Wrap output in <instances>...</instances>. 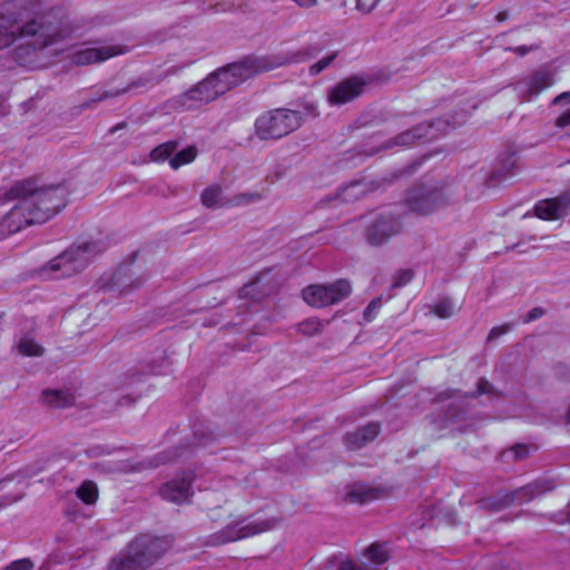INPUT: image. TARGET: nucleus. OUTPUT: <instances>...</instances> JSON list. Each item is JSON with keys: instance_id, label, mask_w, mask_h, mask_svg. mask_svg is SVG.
<instances>
[{"instance_id": "nucleus-58", "label": "nucleus", "mask_w": 570, "mask_h": 570, "mask_svg": "<svg viewBox=\"0 0 570 570\" xmlns=\"http://www.w3.org/2000/svg\"><path fill=\"white\" fill-rule=\"evenodd\" d=\"M261 198L259 194H240L237 196V199L246 200L247 203L254 202Z\"/></svg>"}, {"instance_id": "nucleus-56", "label": "nucleus", "mask_w": 570, "mask_h": 570, "mask_svg": "<svg viewBox=\"0 0 570 570\" xmlns=\"http://www.w3.org/2000/svg\"><path fill=\"white\" fill-rule=\"evenodd\" d=\"M569 102H570V91L561 92L552 100V105L569 104Z\"/></svg>"}, {"instance_id": "nucleus-45", "label": "nucleus", "mask_w": 570, "mask_h": 570, "mask_svg": "<svg viewBox=\"0 0 570 570\" xmlns=\"http://www.w3.org/2000/svg\"><path fill=\"white\" fill-rule=\"evenodd\" d=\"M23 497H24L23 492L1 495L0 497V510L20 501Z\"/></svg>"}, {"instance_id": "nucleus-42", "label": "nucleus", "mask_w": 570, "mask_h": 570, "mask_svg": "<svg viewBox=\"0 0 570 570\" xmlns=\"http://www.w3.org/2000/svg\"><path fill=\"white\" fill-rule=\"evenodd\" d=\"M382 306V299L381 298H374L370 302V304L366 306V308L363 312V318L366 322H371L374 320L377 311Z\"/></svg>"}, {"instance_id": "nucleus-20", "label": "nucleus", "mask_w": 570, "mask_h": 570, "mask_svg": "<svg viewBox=\"0 0 570 570\" xmlns=\"http://www.w3.org/2000/svg\"><path fill=\"white\" fill-rule=\"evenodd\" d=\"M466 414L468 411L461 403H451L441 416L431 421L432 429L434 431L451 429L452 431L463 432L461 426L455 425L463 421Z\"/></svg>"}, {"instance_id": "nucleus-64", "label": "nucleus", "mask_w": 570, "mask_h": 570, "mask_svg": "<svg viewBox=\"0 0 570 570\" xmlns=\"http://www.w3.org/2000/svg\"><path fill=\"white\" fill-rule=\"evenodd\" d=\"M453 393H454V392H442V393H440V394H439V397H440L441 400H446V399L452 397V396H453Z\"/></svg>"}, {"instance_id": "nucleus-35", "label": "nucleus", "mask_w": 570, "mask_h": 570, "mask_svg": "<svg viewBox=\"0 0 570 570\" xmlns=\"http://www.w3.org/2000/svg\"><path fill=\"white\" fill-rule=\"evenodd\" d=\"M18 351L24 356H40L43 354V348L33 340L28 337L20 340Z\"/></svg>"}, {"instance_id": "nucleus-53", "label": "nucleus", "mask_w": 570, "mask_h": 570, "mask_svg": "<svg viewBox=\"0 0 570 570\" xmlns=\"http://www.w3.org/2000/svg\"><path fill=\"white\" fill-rule=\"evenodd\" d=\"M336 570H370L367 566H358L351 560H341Z\"/></svg>"}, {"instance_id": "nucleus-38", "label": "nucleus", "mask_w": 570, "mask_h": 570, "mask_svg": "<svg viewBox=\"0 0 570 570\" xmlns=\"http://www.w3.org/2000/svg\"><path fill=\"white\" fill-rule=\"evenodd\" d=\"M323 322L318 318H307L298 324V331L306 336H313L323 328Z\"/></svg>"}, {"instance_id": "nucleus-43", "label": "nucleus", "mask_w": 570, "mask_h": 570, "mask_svg": "<svg viewBox=\"0 0 570 570\" xmlns=\"http://www.w3.org/2000/svg\"><path fill=\"white\" fill-rule=\"evenodd\" d=\"M32 569H33L32 561L30 559L26 558V559H20V560L11 562L2 570H32Z\"/></svg>"}, {"instance_id": "nucleus-36", "label": "nucleus", "mask_w": 570, "mask_h": 570, "mask_svg": "<svg viewBox=\"0 0 570 570\" xmlns=\"http://www.w3.org/2000/svg\"><path fill=\"white\" fill-rule=\"evenodd\" d=\"M222 195V188L219 186H209L202 193V203L205 207H215Z\"/></svg>"}, {"instance_id": "nucleus-24", "label": "nucleus", "mask_w": 570, "mask_h": 570, "mask_svg": "<svg viewBox=\"0 0 570 570\" xmlns=\"http://www.w3.org/2000/svg\"><path fill=\"white\" fill-rule=\"evenodd\" d=\"M373 189L372 183L365 180H355L352 181L340 190H337L334 195L328 196V200H337L341 203H353L362 197H364L367 193Z\"/></svg>"}, {"instance_id": "nucleus-16", "label": "nucleus", "mask_w": 570, "mask_h": 570, "mask_svg": "<svg viewBox=\"0 0 570 570\" xmlns=\"http://www.w3.org/2000/svg\"><path fill=\"white\" fill-rule=\"evenodd\" d=\"M193 473L184 472L183 475L178 479H173L165 483L159 492L160 495L170 502L181 504L188 502L191 497V482H193Z\"/></svg>"}, {"instance_id": "nucleus-13", "label": "nucleus", "mask_w": 570, "mask_h": 570, "mask_svg": "<svg viewBox=\"0 0 570 570\" xmlns=\"http://www.w3.org/2000/svg\"><path fill=\"white\" fill-rule=\"evenodd\" d=\"M554 83V73L549 68L534 70L528 77H524L515 85V90L524 100H532L543 90Z\"/></svg>"}, {"instance_id": "nucleus-32", "label": "nucleus", "mask_w": 570, "mask_h": 570, "mask_svg": "<svg viewBox=\"0 0 570 570\" xmlns=\"http://www.w3.org/2000/svg\"><path fill=\"white\" fill-rule=\"evenodd\" d=\"M198 150L195 146H188L187 148L175 153L169 159V165L173 169H178L183 165L190 164L197 157Z\"/></svg>"}, {"instance_id": "nucleus-47", "label": "nucleus", "mask_w": 570, "mask_h": 570, "mask_svg": "<svg viewBox=\"0 0 570 570\" xmlns=\"http://www.w3.org/2000/svg\"><path fill=\"white\" fill-rule=\"evenodd\" d=\"M380 0H356V9L363 13H370Z\"/></svg>"}, {"instance_id": "nucleus-55", "label": "nucleus", "mask_w": 570, "mask_h": 570, "mask_svg": "<svg viewBox=\"0 0 570 570\" xmlns=\"http://www.w3.org/2000/svg\"><path fill=\"white\" fill-rule=\"evenodd\" d=\"M257 285H258V281L243 286V288L240 289V296L242 297H252L253 299H256L257 297L254 296V291L257 287Z\"/></svg>"}, {"instance_id": "nucleus-48", "label": "nucleus", "mask_w": 570, "mask_h": 570, "mask_svg": "<svg viewBox=\"0 0 570 570\" xmlns=\"http://www.w3.org/2000/svg\"><path fill=\"white\" fill-rule=\"evenodd\" d=\"M511 330L509 324L493 327L488 335V341H493L507 334Z\"/></svg>"}, {"instance_id": "nucleus-12", "label": "nucleus", "mask_w": 570, "mask_h": 570, "mask_svg": "<svg viewBox=\"0 0 570 570\" xmlns=\"http://www.w3.org/2000/svg\"><path fill=\"white\" fill-rule=\"evenodd\" d=\"M351 292L350 282L342 278L331 284L309 285L302 291V296L313 307H325L348 297Z\"/></svg>"}, {"instance_id": "nucleus-30", "label": "nucleus", "mask_w": 570, "mask_h": 570, "mask_svg": "<svg viewBox=\"0 0 570 570\" xmlns=\"http://www.w3.org/2000/svg\"><path fill=\"white\" fill-rule=\"evenodd\" d=\"M171 362L165 350L157 351L151 358L148 361V370L146 373L149 374H164L169 368Z\"/></svg>"}, {"instance_id": "nucleus-4", "label": "nucleus", "mask_w": 570, "mask_h": 570, "mask_svg": "<svg viewBox=\"0 0 570 570\" xmlns=\"http://www.w3.org/2000/svg\"><path fill=\"white\" fill-rule=\"evenodd\" d=\"M302 125L298 110L277 108L261 115L255 121V131L259 139H279Z\"/></svg>"}, {"instance_id": "nucleus-11", "label": "nucleus", "mask_w": 570, "mask_h": 570, "mask_svg": "<svg viewBox=\"0 0 570 570\" xmlns=\"http://www.w3.org/2000/svg\"><path fill=\"white\" fill-rule=\"evenodd\" d=\"M169 547L170 544L165 538L154 537L149 533L140 534L127 544L141 570L154 566Z\"/></svg>"}, {"instance_id": "nucleus-50", "label": "nucleus", "mask_w": 570, "mask_h": 570, "mask_svg": "<svg viewBox=\"0 0 570 570\" xmlns=\"http://www.w3.org/2000/svg\"><path fill=\"white\" fill-rule=\"evenodd\" d=\"M100 101H104L102 94L97 91L90 99H87V100L82 101L79 105V108L81 110L90 109V108H94L96 106V104H98Z\"/></svg>"}, {"instance_id": "nucleus-19", "label": "nucleus", "mask_w": 570, "mask_h": 570, "mask_svg": "<svg viewBox=\"0 0 570 570\" xmlns=\"http://www.w3.org/2000/svg\"><path fill=\"white\" fill-rule=\"evenodd\" d=\"M145 278L135 276L130 265H120L110 278L109 289L119 295H126L131 291L139 288Z\"/></svg>"}, {"instance_id": "nucleus-23", "label": "nucleus", "mask_w": 570, "mask_h": 570, "mask_svg": "<svg viewBox=\"0 0 570 570\" xmlns=\"http://www.w3.org/2000/svg\"><path fill=\"white\" fill-rule=\"evenodd\" d=\"M176 70H167L166 72L158 75L156 77L141 76L132 81H130L127 86L121 88L107 89L101 91L104 100L119 97L120 95H125L131 90H137L140 88H148L155 85L160 83L170 73H175Z\"/></svg>"}, {"instance_id": "nucleus-17", "label": "nucleus", "mask_w": 570, "mask_h": 570, "mask_svg": "<svg viewBox=\"0 0 570 570\" xmlns=\"http://www.w3.org/2000/svg\"><path fill=\"white\" fill-rule=\"evenodd\" d=\"M322 50L323 46L321 43H313L291 52L267 55L269 68L274 70L279 67L307 61L316 57Z\"/></svg>"}, {"instance_id": "nucleus-1", "label": "nucleus", "mask_w": 570, "mask_h": 570, "mask_svg": "<svg viewBox=\"0 0 570 570\" xmlns=\"http://www.w3.org/2000/svg\"><path fill=\"white\" fill-rule=\"evenodd\" d=\"M10 200L17 203L0 220V237L48 222L67 205V188L61 184L40 186L36 178H27L6 190L0 205Z\"/></svg>"}, {"instance_id": "nucleus-54", "label": "nucleus", "mask_w": 570, "mask_h": 570, "mask_svg": "<svg viewBox=\"0 0 570 570\" xmlns=\"http://www.w3.org/2000/svg\"><path fill=\"white\" fill-rule=\"evenodd\" d=\"M511 452L513 453L514 460H522L528 456L529 449L524 444H517L511 449Z\"/></svg>"}, {"instance_id": "nucleus-29", "label": "nucleus", "mask_w": 570, "mask_h": 570, "mask_svg": "<svg viewBox=\"0 0 570 570\" xmlns=\"http://www.w3.org/2000/svg\"><path fill=\"white\" fill-rule=\"evenodd\" d=\"M379 491L374 488H370L365 484L356 483L347 492V498L354 503H366L377 498Z\"/></svg>"}, {"instance_id": "nucleus-60", "label": "nucleus", "mask_w": 570, "mask_h": 570, "mask_svg": "<svg viewBox=\"0 0 570 570\" xmlns=\"http://www.w3.org/2000/svg\"><path fill=\"white\" fill-rule=\"evenodd\" d=\"M126 127H127V122H125V121L119 122V124L115 125L114 127H111V128L109 129V134H115V132H117L118 130L124 129V128H126Z\"/></svg>"}, {"instance_id": "nucleus-6", "label": "nucleus", "mask_w": 570, "mask_h": 570, "mask_svg": "<svg viewBox=\"0 0 570 570\" xmlns=\"http://www.w3.org/2000/svg\"><path fill=\"white\" fill-rule=\"evenodd\" d=\"M452 197L442 185L421 183L407 191L406 203L412 212L429 215L448 206Z\"/></svg>"}, {"instance_id": "nucleus-33", "label": "nucleus", "mask_w": 570, "mask_h": 570, "mask_svg": "<svg viewBox=\"0 0 570 570\" xmlns=\"http://www.w3.org/2000/svg\"><path fill=\"white\" fill-rule=\"evenodd\" d=\"M77 497L86 504H94L98 499V487L94 481H83L76 491Z\"/></svg>"}, {"instance_id": "nucleus-3", "label": "nucleus", "mask_w": 570, "mask_h": 570, "mask_svg": "<svg viewBox=\"0 0 570 570\" xmlns=\"http://www.w3.org/2000/svg\"><path fill=\"white\" fill-rule=\"evenodd\" d=\"M106 248L107 244L101 239L71 245L49 262V268L52 272H60L57 277H69L85 269L89 262Z\"/></svg>"}, {"instance_id": "nucleus-25", "label": "nucleus", "mask_w": 570, "mask_h": 570, "mask_svg": "<svg viewBox=\"0 0 570 570\" xmlns=\"http://www.w3.org/2000/svg\"><path fill=\"white\" fill-rule=\"evenodd\" d=\"M41 401L48 406L65 409L75 403V396L65 390H45L41 393Z\"/></svg>"}, {"instance_id": "nucleus-26", "label": "nucleus", "mask_w": 570, "mask_h": 570, "mask_svg": "<svg viewBox=\"0 0 570 570\" xmlns=\"http://www.w3.org/2000/svg\"><path fill=\"white\" fill-rule=\"evenodd\" d=\"M552 488L548 487L546 482L538 481V482L529 483L524 487H521V488L514 490L515 497H517V502L520 504L529 502V501L533 500L535 497H539V495L548 492Z\"/></svg>"}, {"instance_id": "nucleus-46", "label": "nucleus", "mask_w": 570, "mask_h": 570, "mask_svg": "<svg viewBox=\"0 0 570 570\" xmlns=\"http://www.w3.org/2000/svg\"><path fill=\"white\" fill-rule=\"evenodd\" d=\"M540 48L539 43L531 45V46H518V47H507L505 51H512L515 52L519 57H524L531 51H535Z\"/></svg>"}, {"instance_id": "nucleus-49", "label": "nucleus", "mask_w": 570, "mask_h": 570, "mask_svg": "<svg viewBox=\"0 0 570 570\" xmlns=\"http://www.w3.org/2000/svg\"><path fill=\"white\" fill-rule=\"evenodd\" d=\"M556 126L560 127V128L570 127V109L564 111L563 114H561L556 119ZM564 136L570 137V129L568 131H566Z\"/></svg>"}, {"instance_id": "nucleus-44", "label": "nucleus", "mask_w": 570, "mask_h": 570, "mask_svg": "<svg viewBox=\"0 0 570 570\" xmlns=\"http://www.w3.org/2000/svg\"><path fill=\"white\" fill-rule=\"evenodd\" d=\"M497 499H498L499 505H495V507L501 510H503V509L510 507L511 504H513L514 502H517V497H515L514 491L500 494L497 497Z\"/></svg>"}, {"instance_id": "nucleus-15", "label": "nucleus", "mask_w": 570, "mask_h": 570, "mask_svg": "<svg viewBox=\"0 0 570 570\" xmlns=\"http://www.w3.org/2000/svg\"><path fill=\"white\" fill-rule=\"evenodd\" d=\"M366 82L358 76H352L341 80L328 90V101L332 105L341 106L360 97Z\"/></svg>"}, {"instance_id": "nucleus-5", "label": "nucleus", "mask_w": 570, "mask_h": 570, "mask_svg": "<svg viewBox=\"0 0 570 570\" xmlns=\"http://www.w3.org/2000/svg\"><path fill=\"white\" fill-rule=\"evenodd\" d=\"M282 518H267L259 519L256 518L254 520L242 519L235 522L227 524L222 530L208 535L206 538V546H220L229 542H234L240 539H245L268 530L274 529L279 522Z\"/></svg>"}, {"instance_id": "nucleus-10", "label": "nucleus", "mask_w": 570, "mask_h": 570, "mask_svg": "<svg viewBox=\"0 0 570 570\" xmlns=\"http://www.w3.org/2000/svg\"><path fill=\"white\" fill-rule=\"evenodd\" d=\"M452 124L448 118H438L432 121L421 122L411 129H407L392 139L384 142L385 149L393 147H410L422 139H434L439 135L446 134Z\"/></svg>"}, {"instance_id": "nucleus-52", "label": "nucleus", "mask_w": 570, "mask_h": 570, "mask_svg": "<svg viewBox=\"0 0 570 570\" xmlns=\"http://www.w3.org/2000/svg\"><path fill=\"white\" fill-rule=\"evenodd\" d=\"M479 505L481 509H484L488 511H501V509L495 507V505H499L497 497L483 499V500L479 501Z\"/></svg>"}, {"instance_id": "nucleus-2", "label": "nucleus", "mask_w": 570, "mask_h": 570, "mask_svg": "<svg viewBox=\"0 0 570 570\" xmlns=\"http://www.w3.org/2000/svg\"><path fill=\"white\" fill-rule=\"evenodd\" d=\"M13 9L12 3L0 6V50L18 40H24L14 49L20 65L32 63V57L38 51L66 37L63 20L55 11L38 13L30 20H23Z\"/></svg>"}, {"instance_id": "nucleus-57", "label": "nucleus", "mask_w": 570, "mask_h": 570, "mask_svg": "<svg viewBox=\"0 0 570 570\" xmlns=\"http://www.w3.org/2000/svg\"><path fill=\"white\" fill-rule=\"evenodd\" d=\"M295 2L299 8L303 9H309L317 4V0H292Z\"/></svg>"}, {"instance_id": "nucleus-7", "label": "nucleus", "mask_w": 570, "mask_h": 570, "mask_svg": "<svg viewBox=\"0 0 570 570\" xmlns=\"http://www.w3.org/2000/svg\"><path fill=\"white\" fill-rule=\"evenodd\" d=\"M217 71L228 91L262 72L271 71V68L267 56L248 55L218 68Z\"/></svg>"}, {"instance_id": "nucleus-8", "label": "nucleus", "mask_w": 570, "mask_h": 570, "mask_svg": "<svg viewBox=\"0 0 570 570\" xmlns=\"http://www.w3.org/2000/svg\"><path fill=\"white\" fill-rule=\"evenodd\" d=\"M194 441L190 443H185L181 446H175L168 450H165L153 458H148L146 460L139 461L136 464L131 465L127 471L130 472H140L148 469H156L163 464H168L176 461L178 458L183 456V450L189 446H206L215 441H217V435L209 430L208 426L204 424H197L194 426L193 432Z\"/></svg>"}, {"instance_id": "nucleus-61", "label": "nucleus", "mask_w": 570, "mask_h": 570, "mask_svg": "<svg viewBox=\"0 0 570 570\" xmlns=\"http://www.w3.org/2000/svg\"><path fill=\"white\" fill-rule=\"evenodd\" d=\"M497 21L503 22L509 19V12L508 11H501L495 16Z\"/></svg>"}, {"instance_id": "nucleus-34", "label": "nucleus", "mask_w": 570, "mask_h": 570, "mask_svg": "<svg viewBox=\"0 0 570 570\" xmlns=\"http://www.w3.org/2000/svg\"><path fill=\"white\" fill-rule=\"evenodd\" d=\"M484 394L492 395L495 397H499L501 395V393L485 377H481L476 383V390L465 393V397L476 399Z\"/></svg>"}, {"instance_id": "nucleus-62", "label": "nucleus", "mask_w": 570, "mask_h": 570, "mask_svg": "<svg viewBox=\"0 0 570 570\" xmlns=\"http://www.w3.org/2000/svg\"><path fill=\"white\" fill-rule=\"evenodd\" d=\"M8 112V108L4 104V99L0 97V117L4 116Z\"/></svg>"}, {"instance_id": "nucleus-37", "label": "nucleus", "mask_w": 570, "mask_h": 570, "mask_svg": "<svg viewBox=\"0 0 570 570\" xmlns=\"http://www.w3.org/2000/svg\"><path fill=\"white\" fill-rule=\"evenodd\" d=\"M367 558L376 564H382L389 559L387 550L384 546L373 543L366 549Z\"/></svg>"}, {"instance_id": "nucleus-21", "label": "nucleus", "mask_w": 570, "mask_h": 570, "mask_svg": "<svg viewBox=\"0 0 570 570\" xmlns=\"http://www.w3.org/2000/svg\"><path fill=\"white\" fill-rule=\"evenodd\" d=\"M120 53H122V51L117 46L85 48L73 53L72 62L77 66H86L94 62L105 61Z\"/></svg>"}, {"instance_id": "nucleus-14", "label": "nucleus", "mask_w": 570, "mask_h": 570, "mask_svg": "<svg viewBox=\"0 0 570 570\" xmlns=\"http://www.w3.org/2000/svg\"><path fill=\"white\" fill-rule=\"evenodd\" d=\"M225 92H227V87L223 83L219 72L215 70L186 91L184 97L188 100L208 104Z\"/></svg>"}, {"instance_id": "nucleus-40", "label": "nucleus", "mask_w": 570, "mask_h": 570, "mask_svg": "<svg viewBox=\"0 0 570 570\" xmlns=\"http://www.w3.org/2000/svg\"><path fill=\"white\" fill-rule=\"evenodd\" d=\"M337 57V51L332 52L331 55L322 58L317 62L313 63L308 68V72L311 76H316L321 73L324 69H326Z\"/></svg>"}, {"instance_id": "nucleus-59", "label": "nucleus", "mask_w": 570, "mask_h": 570, "mask_svg": "<svg viewBox=\"0 0 570 570\" xmlns=\"http://www.w3.org/2000/svg\"><path fill=\"white\" fill-rule=\"evenodd\" d=\"M304 108L308 115L315 117L317 114L315 112V106L312 102H307L304 105Z\"/></svg>"}, {"instance_id": "nucleus-28", "label": "nucleus", "mask_w": 570, "mask_h": 570, "mask_svg": "<svg viewBox=\"0 0 570 570\" xmlns=\"http://www.w3.org/2000/svg\"><path fill=\"white\" fill-rule=\"evenodd\" d=\"M517 159L513 154L502 158L491 174V179L494 183L501 181L514 175Z\"/></svg>"}, {"instance_id": "nucleus-39", "label": "nucleus", "mask_w": 570, "mask_h": 570, "mask_svg": "<svg viewBox=\"0 0 570 570\" xmlns=\"http://www.w3.org/2000/svg\"><path fill=\"white\" fill-rule=\"evenodd\" d=\"M454 303L449 298L439 301L433 307V313L441 318L451 317L454 314Z\"/></svg>"}, {"instance_id": "nucleus-22", "label": "nucleus", "mask_w": 570, "mask_h": 570, "mask_svg": "<svg viewBox=\"0 0 570 570\" xmlns=\"http://www.w3.org/2000/svg\"><path fill=\"white\" fill-rule=\"evenodd\" d=\"M380 431L381 425L377 422H370L353 432L346 433L344 443L350 451L360 450L372 442L379 435Z\"/></svg>"}, {"instance_id": "nucleus-18", "label": "nucleus", "mask_w": 570, "mask_h": 570, "mask_svg": "<svg viewBox=\"0 0 570 570\" xmlns=\"http://www.w3.org/2000/svg\"><path fill=\"white\" fill-rule=\"evenodd\" d=\"M570 208V190L554 198L539 202L534 206V214L541 219L551 220L559 219L567 214Z\"/></svg>"}, {"instance_id": "nucleus-9", "label": "nucleus", "mask_w": 570, "mask_h": 570, "mask_svg": "<svg viewBox=\"0 0 570 570\" xmlns=\"http://www.w3.org/2000/svg\"><path fill=\"white\" fill-rule=\"evenodd\" d=\"M364 238L372 247L385 245L402 230V222L397 215L390 212L372 213L363 216Z\"/></svg>"}, {"instance_id": "nucleus-27", "label": "nucleus", "mask_w": 570, "mask_h": 570, "mask_svg": "<svg viewBox=\"0 0 570 570\" xmlns=\"http://www.w3.org/2000/svg\"><path fill=\"white\" fill-rule=\"evenodd\" d=\"M107 570H141V568L126 547L109 561Z\"/></svg>"}, {"instance_id": "nucleus-31", "label": "nucleus", "mask_w": 570, "mask_h": 570, "mask_svg": "<svg viewBox=\"0 0 570 570\" xmlns=\"http://www.w3.org/2000/svg\"><path fill=\"white\" fill-rule=\"evenodd\" d=\"M178 142L176 140H169L164 144H160L156 148L150 151V159L156 163L166 161L174 156L177 151Z\"/></svg>"}, {"instance_id": "nucleus-63", "label": "nucleus", "mask_w": 570, "mask_h": 570, "mask_svg": "<svg viewBox=\"0 0 570 570\" xmlns=\"http://www.w3.org/2000/svg\"><path fill=\"white\" fill-rule=\"evenodd\" d=\"M13 480V475H7L4 476L3 479H0V491L3 489V484L6 482H9V481H12Z\"/></svg>"}, {"instance_id": "nucleus-51", "label": "nucleus", "mask_w": 570, "mask_h": 570, "mask_svg": "<svg viewBox=\"0 0 570 570\" xmlns=\"http://www.w3.org/2000/svg\"><path fill=\"white\" fill-rule=\"evenodd\" d=\"M544 314H546L544 308H542V307H533L524 316L523 322L524 323L533 322V321L542 317Z\"/></svg>"}, {"instance_id": "nucleus-41", "label": "nucleus", "mask_w": 570, "mask_h": 570, "mask_svg": "<svg viewBox=\"0 0 570 570\" xmlns=\"http://www.w3.org/2000/svg\"><path fill=\"white\" fill-rule=\"evenodd\" d=\"M414 276V272L412 269H401L394 276L392 286L393 287H403L409 284Z\"/></svg>"}]
</instances>
